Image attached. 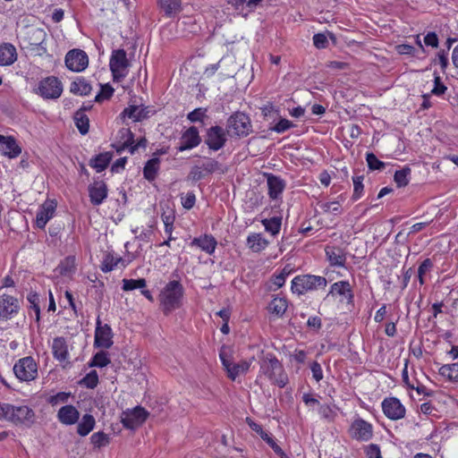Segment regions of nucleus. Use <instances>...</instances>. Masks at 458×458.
I'll return each instance as SVG.
<instances>
[{"mask_svg":"<svg viewBox=\"0 0 458 458\" xmlns=\"http://www.w3.org/2000/svg\"><path fill=\"white\" fill-rule=\"evenodd\" d=\"M76 263L74 256H68L58 266L59 273L63 276L69 275L75 271Z\"/></svg>","mask_w":458,"mask_h":458,"instance_id":"40","label":"nucleus"},{"mask_svg":"<svg viewBox=\"0 0 458 458\" xmlns=\"http://www.w3.org/2000/svg\"><path fill=\"white\" fill-rule=\"evenodd\" d=\"M366 161L368 164V167L371 171L382 170L386 167V164L380 161L373 153L366 154Z\"/></svg>","mask_w":458,"mask_h":458,"instance_id":"47","label":"nucleus"},{"mask_svg":"<svg viewBox=\"0 0 458 458\" xmlns=\"http://www.w3.org/2000/svg\"><path fill=\"white\" fill-rule=\"evenodd\" d=\"M146 286V280L144 278L139 279H123L122 289L125 292L132 291L134 289H143Z\"/></svg>","mask_w":458,"mask_h":458,"instance_id":"44","label":"nucleus"},{"mask_svg":"<svg viewBox=\"0 0 458 458\" xmlns=\"http://www.w3.org/2000/svg\"><path fill=\"white\" fill-rule=\"evenodd\" d=\"M226 131L240 138L248 136L252 131L250 117L242 112L233 113L227 119Z\"/></svg>","mask_w":458,"mask_h":458,"instance_id":"5","label":"nucleus"},{"mask_svg":"<svg viewBox=\"0 0 458 458\" xmlns=\"http://www.w3.org/2000/svg\"><path fill=\"white\" fill-rule=\"evenodd\" d=\"M230 4L239 14L246 17L250 12L248 8V0H228Z\"/></svg>","mask_w":458,"mask_h":458,"instance_id":"46","label":"nucleus"},{"mask_svg":"<svg viewBox=\"0 0 458 458\" xmlns=\"http://www.w3.org/2000/svg\"><path fill=\"white\" fill-rule=\"evenodd\" d=\"M353 181V194H352V199L357 200L359 199L363 191V175L355 176L352 178Z\"/></svg>","mask_w":458,"mask_h":458,"instance_id":"51","label":"nucleus"},{"mask_svg":"<svg viewBox=\"0 0 458 458\" xmlns=\"http://www.w3.org/2000/svg\"><path fill=\"white\" fill-rule=\"evenodd\" d=\"M319 207L326 213H341V204L338 201L323 202Z\"/></svg>","mask_w":458,"mask_h":458,"instance_id":"55","label":"nucleus"},{"mask_svg":"<svg viewBox=\"0 0 458 458\" xmlns=\"http://www.w3.org/2000/svg\"><path fill=\"white\" fill-rule=\"evenodd\" d=\"M261 438L274 450L276 454H283L282 448L276 443L271 434L267 432Z\"/></svg>","mask_w":458,"mask_h":458,"instance_id":"59","label":"nucleus"},{"mask_svg":"<svg viewBox=\"0 0 458 458\" xmlns=\"http://www.w3.org/2000/svg\"><path fill=\"white\" fill-rule=\"evenodd\" d=\"M95 424V418L91 414H84L78 423L77 433L81 437H85L94 428Z\"/></svg>","mask_w":458,"mask_h":458,"instance_id":"31","label":"nucleus"},{"mask_svg":"<svg viewBox=\"0 0 458 458\" xmlns=\"http://www.w3.org/2000/svg\"><path fill=\"white\" fill-rule=\"evenodd\" d=\"M268 187V195L272 199H276L285 188L284 181L272 174H266Z\"/></svg>","mask_w":458,"mask_h":458,"instance_id":"21","label":"nucleus"},{"mask_svg":"<svg viewBox=\"0 0 458 458\" xmlns=\"http://www.w3.org/2000/svg\"><path fill=\"white\" fill-rule=\"evenodd\" d=\"M219 357L225 369L228 373V369H230V367H232L233 364V362L231 360L229 351L225 347H222L219 352Z\"/></svg>","mask_w":458,"mask_h":458,"instance_id":"58","label":"nucleus"},{"mask_svg":"<svg viewBox=\"0 0 458 458\" xmlns=\"http://www.w3.org/2000/svg\"><path fill=\"white\" fill-rule=\"evenodd\" d=\"M366 454L368 458H382L380 448L376 444H370L367 446Z\"/></svg>","mask_w":458,"mask_h":458,"instance_id":"61","label":"nucleus"},{"mask_svg":"<svg viewBox=\"0 0 458 458\" xmlns=\"http://www.w3.org/2000/svg\"><path fill=\"white\" fill-rule=\"evenodd\" d=\"M13 372L21 381H31L38 376V366L32 357H24L14 364Z\"/></svg>","mask_w":458,"mask_h":458,"instance_id":"8","label":"nucleus"},{"mask_svg":"<svg viewBox=\"0 0 458 458\" xmlns=\"http://www.w3.org/2000/svg\"><path fill=\"white\" fill-rule=\"evenodd\" d=\"M293 127H294V124L293 122H291L285 118H282L278 121L277 123L275 124L274 127L270 128V130H272L277 133H283L285 131H287Z\"/></svg>","mask_w":458,"mask_h":458,"instance_id":"53","label":"nucleus"},{"mask_svg":"<svg viewBox=\"0 0 458 458\" xmlns=\"http://www.w3.org/2000/svg\"><path fill=\"white\" fill-rule=\"evenodd\" d=\"M287 301L285 298L276 297L268 306L269 311L278 317H282L287 310Z\"/></svg>","mask_w":458,"mask_h":458,"instance_id":"35","label":"nucleus"},{"mask_svg":"<svg viewBox=\"0 0 458 458\" xmlns=\"http://www.w3.org/2000/svg\"><path fill=\"white\" fill-rule=\"evenodd\" d=\"M250 365L251 360L233 363L232 367L228 369L227 377L232 380H235L238 376L245 374L250 369Z\"/></svg>","mask_w":458,"mask_h":458,"instance_id":"33","label":"nucleus"},{"mask_svg":"<svg viewBox=\"0 0 458 458\" xmlns=\"http://www.w3.org/2000/svg\"><path fill=\"white\" fill-rule=\"evenodd\" d=\"M74 122L81 134L85 135L89 132V119L85 114L84 110L80 109L74 114Z\"/></svg>","mask_w":458,"mask_h":458,"instance_id":"34","label":"nucleus"},{"mask_svg":"<svg viewBox=\"0 0 458 458\" xmlns=\"http://www.w3.org/2000/svg\"><path fill=\"white\" fill-rule=\"evenodd\" d=\"M19 302L16 298L8 294L0 296V318L7 320L19 311Z\"/></svg>","mask_w":458,"mask_h":458,"instance_id":"15","label":"nucleus"},{"mask_svg":"<svg viewBox=\"0 0 458 458\" xmlns=\"http://www.w3.org/2000/svg\"><path fill=\"white\" fill-rule=\"evenodd\" d=\"M326 256L329 264L334 267H344L346 257L340 249L327 246L325 249Z\"/></svg>","mask_w":458,"mask_h":458,"instance_id":"25","label":"nucleus"},{"mask_svg":"<svg viewBox=\"0 0 458 458\" xmlns=\"http://www.w3.org/2000/svg\"><path fill=\"white\" fill-rule=\"evenodd\" d=\"M196 201V197L193 192H188L184 199H182V204L184 208L191 209Z\"/></svg>","mask_w":458,"mask_h":458,"instance_id":"64","label":"nucleus"},{"mask_svg":"<svg viewBox=\"0 0 458 458\" xmlns=\"http://www.w3.org/2000/svg\"><path fill=\"white\" fill-rule=\"evenodd\" d=\"M201 139L199 134V130L195 126L187 129L182 135L181 144L178 147L179 151H184L193 148L199 145Z\"/></svg>","mask_w":458,"mask_h":458,"instance_id":"16","label":"nucleus"},{"mask_svg":"<svg viewBox=\"0 0 458 458\" xmlns=\"http://www.w3.org/2000/svg\"><path fill=\"white\" fill-rule=\"evenodd\" d=\"M112 157L113 154L111 152L101 153L90 159L89 165L95 168L98 173H100L108 166Z\"/></svg>","mask_w":458,"mask_h":458,"instance_id":"30","label":"nucleus"},{"mask_svg":"<svg viewBox=\"0 0 458 458\" xmlns=\"http://www.w3.org/2000/svg\"><path fill=\"white\" fill-rule=\"evenodd\" d=\"M55 211V206L53 203H44L36 216L37 227L45 228L47 222L53 217Z\"/></svg>","mask_w":458,"mask_h":458,"instance_id":"24","label":"nucleus"},{"mask_svg":"<svg viewBox=\"0 0 458 458\" xmlns=\"http://www.w3.org/2000/svg\"><path fill=\"white\" fill-rule=\"evenodd\" d=\"M440 375L447 377L449 380L458 382V362L445 364L439 369Z\"/></svg>","mask_w":458,"mask_h":458,"instance_id":"41","label":"nucleus"},{"mask_svg":"<svg viewBox=\"0 0 458 458\" xmlns=\"http://www.w3.org/2000/svg\"><path fill=\"white\" fill-rule=\"evenodd\" d=\"M0 150L10 158L18 157L21 152V148L13 137L3 135H0Z\"/></svg>","mask_w":458,"mask_h":458,"instance_id":"20","label":"nucleus"},{"mask_svg":"<svg viewBox=\"0 0 458 458\" xmlns=\"http://www.w3.org/2000/svg\"><path fill=\"white\" fill-rule=\"evenodd\" d=\"M89 193L90 202L94 206H98L102 204L107 197V186L102 181L97 182L89 187Z\"/></svg>","mask_w":458,"mask_h":458,"instance_id":"19","label":"nucleus"},{"mask_svg":"<svg viewBox=\"0 0 458 458\" xmlns=\"http://www.w3.org/2000/svg\"><path fill=\"white\" fill-rule=\"evenodd\" d=\"M69 396L70 394L68 393L59 392L55 395H51L48 399V403L53 406L57 405L59 403H67Z\"/></svg>","mask_w":458,"mask_h":458,"instance_id":"56","label":"nucleus"},{"mask_svg":"<svg viewBox=\"0 0 458 458\" xmlns=\"http://www.w3.org/2000/svg\"><path fill=\"white\" fill-rule=\"evenodd\" d=\"M92 88L84 78H77L71 84V92L75 95L87 96L90 93Z\"/></svg>","mask_w":458,"mask_h":458,"instance_id":"32","label":"nucleus"},{"mask_svg":"<svg viewBox=\"0 0 458 458\" xmlns=\"http://www.w3.org/2000/svg\"><path fill=\"white\" fill-rule=\"evenodd\" d=\"M148 417V412L141 406L127 410L122 413L121 422L129 429H135L141 426Z\"/></svg>","mask_w":458,"mask_h":458,"instance_id":"9","label":"nucleus"},{"mask_svg":"<svg viewBox=\"0 0 458 458\" xmlns=\"http://www.w3.org/2000/svg\"><path fill=\"white\" fill-rule=\"evenodd\" d=\"M57 418L62 424L71 426L78 422L80 411L73 405H64L59 409Z\"/></svg>","mask_w":458,"mask_h":458,"instance_id":"17","label":"nucleus"},{"mask_svg":"<svg viewBox=\"0 0 458 458\" xmlns=\"http://www.w3.org/2000/svg\"><path fill=\"white\" fill-rule=\"evenodd\" d=\"M191 246H196L206 253L211 255L214 253L217 242L214 236L210 234H204L203 236L194 238L191 242Z\"/></svg>","mask_w":458,"mask_h":458,"instance_id":"22","label":"nucleus"},{"mask_svg":"<svg viewBox=\"0 0 458 458\" xmlns=\"http://www.w3.org/2000/svg\"><path fill=\"white\" fill-rule=\"evenodd\" d=\"M0 419L14 425L30 426L35 420L34 411L27 405H13L0 403Z\"/></svg>","mask_w":458,"mask_h":458,"instance_id":"3","label":"nucleus"},{"mask_svg":"<svg viewBox=\"0 0 458 458\" xmlns=\"http://www.w3.org/2000/svg\"><path fill=\"white\" fill-rule=\"evenodd\" d=\"M385 415L390 420H400L405 416V408L395 397L386 398L382 402Z\"/></svg>","mask_w":458,"mask_h":458,"instance_id":"14","label":"nucleus"},{"mask_svg":"<svg viewBox=\"0 0 458 458\" xmlns=\"http://www.w3.org/2000/svg\"><path fill=\"white\" fill-rule=\"evenodd\" d=\"M313 44L318 48H325L327 44V37L322 33H318L313 36Z\"/></svg>","mask_w":458,"mask_h":458,"instance_id":"63","label":"nucleus"},{"mask_svg":"<svg viewBox=\"0 0 458 458\" xmlns=\"http://www.w3.org/2000/svg\"><path fill=\"white\" fill-rule=\"evenodd\" d=\"M411 174V168L403 167L394 173V180L398 187H404L409 183L408 176Z\"/></svg>","mask_w":458,"mask_h":458,"instance_id":"43","label":"nucleus"},{"mask_svg":"<svg viewBox=\"0 0 458 458\" xmlns=\"http://www.w3.org/2000/svg\"><path fill=\"white\" fill-rule=\"evenodd\" d=\"M159 7L167 17H174L182 11L181 0H159Z\"/></svg>","mask_w":458,"mask_h":458,"instance_id":"27","label":"nucleus"},{"mask_svg":"<svg viewBox=\"0 0 458 458\" xmlns=\"http://www.w3.org/2000/svg\"><path fill=\"white\" fill-rule=\"evenodd\" d=\"M350 434L352 438L359 441H369L373 436V428L368 421L358 418L352 423Z\"/></svg>","mask_w":458,"mask_h":458,"instance_id":"13","label":"nucleus"},{"mask_svg":"<svg viewBox=\"0 0 458 458\" xmlns=\"http://www.w3.org/2000/svg\"><path fill=\"white\" fill-rule=\"evenodd\" d=\"M86 387L93 389L98 384V375L96 370H91L81 381Z\"/></svg>","mask_w":458,"mask_h":458,"instance_id":"48","label":"nucleus"},{"mask_svg":"<svg viewBox=\"0 0 458 458\" xmlns=\"http://www.w3.org/2000/svg\"><path fill=\"white\" fill-rule=\"evenodd\" d=\"M226 140V131L221 126H211L206 131L204 142L211 150L217 151L223 148Z\"/></svg>","mask_w":458,"mask_h":458,"instance_id":"10","label":"nucleus"},{"mask_svg":"<svg viewBox=\"0 0 458 458\" xmlns=\"http://www.w3.org/2000/svg\"><path fill=\"white\" fill-rule=\"evenodd\" d=\"M313 378L319 382L323 378V370L320 364L318 361H313L310 365Z\"/></svg>","mask_w":458,"mask_h":458,"instance_id":"60","label":"nucleus"},{"mask_svg":"<svg viewBox=\"0 0 458 458\" xmlns=\"http://www.w3.org/2000/svg\"><path fill=\"white\" fill-rule=\"evenodd\" d=\"M327 284V279L320 276H297L292 281V291L301 295L307 292L317 290L318 288H325Z\"/></svg>","mask_w":458,"mask_h":458,"instance_id":"4","label":"nucleus"},{"mask_svg":"<svg viewBox=\"0 0 458 458\" xmlns=\"http://www.w3.org/2000/svg\"><path fill=\"white\" fill-rule=\"evenodd\" d=\"M183 293V286L179 281L173 280L165 284L159 294L160 309L165 315L182 306Z\"/></svg>","mask_w":458,"mask_h":458,"instance_id":"2","label":"nucleus"},{"mask_svg":"<svg viewBox=\"0 0 458 458\" xmlns=\"http://www.w3.org/2000/svg\"><path fill=\"white\" fill-rule=\"evenodd\" d=\"M27 301L30 303V309L33 310L36 315V321H40V297L36 292H30L27 295Z\"/></svg>","mask_w":458,"mask_h":458,"instance_id":"39","label":"nucleus"},{"mask_svg":"<svg viewBox=\"0 0 458 458\" xmlns=\"http://www.w3.org/2000/svg\"><path fill=\"white\" fill-rule=\"evenodd\" d=\"M65 65L72 72H82L89 65V57L83 50H70L65 55Z\"/></svg>","mask_w":458,"mask_h":458,"instance_id":"11","label":"nucleus"},{"mask_svg":"<svg viewBox=\"0 0 458 458\" xmlns=\"http://www.w3.org/2000/svg\"><path fill=\"white\" fill-rule=\"evenodd\" d=\"M99 93L95 97V101L100 103L106 99H109L114 94V89L109 84L100 85Z\"/></svg>","mask_w":458,"mask_h":458,"instance_id":"49","label":"nucleus"},{"mask_svg":"<svg viewBox=\"0 0 458 458\" xmlns=\"http://www.w3.org/2000/svg\"><path fill=\"white\" fill-rule=\"evenodd\" d=\"M434 88L431 90V93L437 96H441L446 90V87L441 82L440 77L436 76L434 80Z\"/></svg>","mask_w":458,"mask_h":458,"instance_id":"62","label":"nucleus"},{"mask_svg":"<svg viewBox=\"0 0 458 458\" xmlns=\"http://www.w3.org/2000/svg\"><path fill=\"white\" fill-rule=\"evenodd\" d=\"M17 60V51L11 43H3L0 45V65L9 66Z\"/></svg>","mask_w":458,"mask_h":458,"instance_id":"23","label":"nucleus"},{"mask_svg":"<svg viewBox=\"0 0 458 458\" xmlns=\"http://www.w3.org/2000/svg\"><path fill=\"white\" fill-rule=\"evenodd\" d=\"M109 66L114 81H120L127 76L130 63L124 49H116L112 52Z\"/></svg>","mask_w":458,"mask_h":458,"instance_id":"6","label":"nucleus"},{"mask_svg":"<svg viewBox=\"0 0 458 458\" xmlns=\"http://www.w3.org/2000/svg\"><path fill=\"white\" fill-rule=\"evenodd\" d=\"M269 242L266 240L260 233L250 234L247 238L248 247L254 252H259L265 250Z\"/></svg>","mask_w":458,"mask_h":458,"instance_id":"29","label":"nucleus"},{"mask_svg":"<svg viewBox=\"0 0 458 458\" xmlns=\"http://www.w3.org/2000/svg\"><path fill=\"white\" fill-rule=\"evenodd\" d=\"M207 109L206 108H196L193 111L190 112L187 115V118L191 123H197V122H202L203 119L207 116L206 114Z\"/></svg>","mask_w":458,"mask_h":458,"instance_id":"54","label":"nucleus"},{"mask_svg":"<svg viewBox=\"0 0 458 458\" xmlns=\"http://www.w3.org/2000/svg\"><path fill=\"white\" fill-rule=\"evenodd\" d=\"M97 326L95 330L94 345L108 349L113 345V332L109 325H102L100 318H97Z\"/></svg>","mask_w":458,"mask_h":458,"instance_id":"12","label":"nucleus"},{"mask_svg":"<svg viewBox=\"0 0 458 458\" xmlns=\"http://www.w3.org/2000/svg\"><path fill=\"white\" fill-rule=\"evenodd\" d=\"M110 362L111 360L108 357V353L106 352L101 351L93 356L89 365V367L104 368Z\"/></svg>","mask_w":458,"mask_h":458,"instance_id":"42","label":"nucleus"},{"mask_svg":"<svg viewBox=\"0 0 458 458\" xmlns=\"http://www.w3.org/2000/svg\"><path fill=\"white\" fill-rule=\"evenodd\" d=\"M123 117L132 119L134 122H138L145 118L144 109L138 106H131L125 108L121 114Z\"/></svg>","mask_w":458,"mask_h":458,"instance_id":"38","label":"nucleus"},{"mask_svg":"<svg viewBox=\"0 0 458 458\" xmlns=\"http://www.w3.org/2000/svg\"><path fill=\"white\" fill-rule=\"evenodd\" d=\"M262 225H264L267 232L270 233L272 235H276L281 229L282 217L274 216L271 218L263 219Z\"/></svg>","mask_w":458,"mask_h":458,"instance_id":"36","label":"nucleus"},{"mask_svg":"<svg viewBox=\"0 0 458 458\" xmlns=\"http://www.w3.org/2000/svg\"><path fill=\"white\" fill-rule=\"evenodd\" d=\"M433 262L430 259H426L422 261V263L420 265L418 268V279L420 284L422 285L424 284V275L432 268Z\"/></svg>","mask_w":458,"mask_h":458,"instance_id":"50","label":"nucleus"},{"mask_svg":"<svg viewBox=\"0 0 458 458\" xmlns=\"http://www.w3.org/2000/svg\"><path fill=\"white\" fill-rule=\"evenodd\" d=\"M52 353L59 362L67 361L69 359V350L67 341L63 336L54 338L52 344Z\"/></svg>","mask_w":458,"mask_h":458,"instance_id":"18","label":"nucleus"},{"mask_svg":"<svg viewBox=\"0 0 458 458\" xmlns=\"http://www.w3.org/2000/svg\"><path fill=\"white\" fill-rule=\"evenodd\" d=\"M109 440V436L102 431L96 432L90 437L91 444L97 448L107 445Z\"/></svg>","mask_w":458,"mask_h":458,"instance_id":"45","label":"nucleus"},{"mask_svg":"<svg viewBox=\"0 0 458 458\" xmlns=\"http://www.w3.org/2000/svg\"><path fill=\"white\" fill-rule=\"evenodd\" d=\"M260 376L267 377L272 384L284 387L288 383V377L284 371L283 365L271 352L263 355L259 360Z\"/></svg>","mask_w":458,"mask_h":458,"instance_id":"1","label":"nucleus"},{"mask_svg":"<svg viewBox=\"0 0 458 458\" xmlns=\"http://www.w3.org/2000/svg\"><path fill=\"white\" fill-rule=\"evenodd\" d=\"M35 92L45 99H56L63 92V85L56 77L49 76L38 82Z\"/></svg>","mask_w":458,"mask_h":458,"instance_id":"7","label":"nucleus"},{"mask_svg":"<svg viewBox=\"0 0 458 458\" xmlns=\"http://www.w3.org/2000/svg\"><path fill=\"white\" fill-rule=\"evenodd\" d=\"M160 168V159L157 157H154L148 160L143 167V175L148 182H153L157 175Z\"/></svg>","mask_w":458,"mask_h":458,"instance_id":"26","label":"nucleus"},{"mask_svg":"<svg viewBox=\"0 0 458 458\" xmlns=\"http://www.w3.org/2000/svg\"><path fill=\"white\" fill-rule=\"evenodd\" d=\"M329 294L344 295L348 298L349 301L353 299L352 286L348 281H339L333 284L330 287L328 295Z\"/></svg>","mask_w":458,"mask_h":458,"instance_id":"28","label":"nucleus"},{"mask_svg":"<svg viewBox=\"0 0 458 458\" xmlns=\"http://www.w3.org/2000/svg\"><path fill=\"white\" fill-rule=\"evenodd\" d=\"M221 167V165L215 159L208 158L203 164L202 168L208 174L215 173L218 171Z\"/></svg>","mask_w":458,"mask_h":458,"instance_id":"57","label":"nucleus"},{"mask_svg":"<svg viewBox=\"0 0 458 458\" xmlns=\"http://www.w3.org/2000/svg\"><path fill=\"white\" fill-rule=\"evenodd\" d=\"M120 142H124L125 146H131L134 143V135L129 128H122L118 131Z\"/></svg>","mask_w":458,"mask_h":458,"instance_id":"52","label":"nucleus"},{"mask_svg":"<svg viewBox=\"0 0 458 458\" xmlns=\"http://www.w3.org/2000/svg\"><path fill=\"white\" fill-rule=\"evenodd\" d=\"M123 259L121 257H116L113 253L108 252L105 255L102 265H101V270L105 273L112 271L119 262H121Z\"/></svg>","mask_w":458,"mask_h":458,"instance_id":"37","label":"nucleus"}]
</instances>
